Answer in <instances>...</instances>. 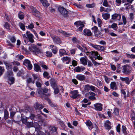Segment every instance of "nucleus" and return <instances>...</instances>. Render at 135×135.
Returning <instances> with one entry per match:
<instances>
[{"mask_svg":"<svg viewBox=\"0 0 135 135\" xmlns=\"http://www.w3.org/2000/svg\"><path fill=\"white\" fill-rule=\"evenodd\" d=\"M120 124H118L116 127V131L119 133H120Z\"/></svg>","mask_w":135,"mask_h":135,"instance_id":"nucleus-55","label":"nucleus"},{"mask_svg":"<svg viewBox=\"0 0 135 135\" xmlns=\"http://www.w3.org/2000/svg\"><path fill=\"white\" fill-rule=\"evenodd\" d=\"M91 30L93 31L94 33L99 30L98 27L95 26H94V27L92 28Z\"/></svg>","mask_w":135,"mask_h":135,"instance_id":"nucleus-64","label":"nucleus"},{"mask_svg":"<svg viewBox=\"0 0 135 135\" xmlns=\"http://www.w3.org/2000/svg\"><path fill=\"white\" fill-rule=\"evenodd\" d=\"M13 75V74L12 71H8L7 73V76L8 78H9L10 76Z\"/></svg>","mask_w":135,"mask_h":135,"instance_id":"nucleus-45","label":"nucleus"},{"mask_svg":"<svg viewBox=\"0 0 135 135\" xmlns=\"http://www.w3.org/2000/svg\"><path fill=\"white\" fill-rule=\"evenodd\" d=\"M29 118H27L25 117L21 118V121L22 123L25 124L28 121Z\"/></svg>","mask_w":135,"mask_h":135,"instance_id":"nucleus-38","label":"nucleus"},{"mask_svg":"<svg viewBox=\"0 0 135 135\" xmlns=\"http://www.w3.org/2000/svg\"><path fill=\"white\" fill-rule=\"evenodd\" d=\"M23 64L24 66H26L28 70H31L32 68V66L30 61L28 59H25L23 61Z\"/></svg>","mask_w":135,"mask_h":135,"instance_id":"nucleus-6","label":"nucleus"},{"mask_svg":"<svg viewBox=\"0 0 135 135\" xmlns=\"http://www.w3.org/2000/svg\"><path fill=\"white\" fill-rule=\"evenodd\" d=\"M26 34L27 36L25 34L22 35V37L25 43L27 44L29 41L32 43L34 42V37L33 35L30 32L27 31H26Z\"/></svg>","mask_w":135,"mask_h":135,"instance_id":"nucleus-1","label":"nucleus"},{"mask_svg":"<svg viewBox=\"0 0 135 135\" xmlns=\"http://www.w3.org/2000/svg\"><path fill=\"white\" fill-rule=\"evenodd\" d=\"M122 72L126 75H129L131 72V66L128 65H126L122 66Z\"/></svg>","mask_w":135,"mask_h":135,"instance_id":"nucleus-5","label":"nucleus"},{"mask_svg":"<svg viewBox=\"0 0 135 135\" xmlns=\"http://www.w3.org/2000/svg\"><path fill=\"white\" fill-rule=\"evenodd\" d=\"M83 33L84 35L87 36H91L92 34L90 30L87 29H85L83 30Z\"/></svg>","mask_w":135,"mask_h":135,"instance_id":"nucleus-16","label":"nucleus"},{"mask_svg":"<svg viewBox=\"0 0 135 135\" xmlns=\"http://www.w3.org/2000/svg\"><path fill=\"white\" fill-rule=\"evenodd\" d=\"M43 75L45 78L47 79H49L50 78L49 73L46 71H45L44 72Z\"/></svg>","mask_w":135,"mask_h":135,"instance_id":"nucleus-31","label":"nucleus"},{"mask_svg":"<svg viewBox=\"0 0 135 135\" xmlns=\"http://www.w3.org/2000/svg\"><path fill=\"white\" fill-rule=\"evenodd\" d=\"M111 19L114 20H120L121 18V15L119 14H118L115 13L112 16Z\"/></svg>","mask_w":135,"mask_h":135,"instance_id":"nucleus-10","label":"nucleus"},{"mask_svg":"<svg viewBox=\"0 0 135 135\" xmlns=\"http://www.w3.org/2000/svg\"><path fill=\"white\" fill-rule=\"evenodd\" d=\"M40 82L38 81H37L36 82V84L37 87L40 88L41 86V84L40 83Z\"/></svg>","mask_w":135,"mask_h":135,"instance_id":"nucleus-57","label":"nucleus"},{"mask_svg":"<svg viewBox=\"0 0 135 135\" xmlns=\"http://www.w3.org/2000/svg\"><path fill=\"white\" fill-rule=\"evenodd\" d=\"M50 89H48L46 87L39 88L37 89L36 93L40 97L42 98L44 95H46L45 94L47 93L48 91Z\"/></svg>","mask_w":135,"mask_h":135,"instance_id":"nucleus-3","label":"nucleus"},{"mask_svg":"<svg viewBox=\"0 0 135 135\" xmlns=\"http://www.w3.org/2000/svg\"><path fill=\"white\" fill-rule=\"evenodd\" d=\"M113 114L116 115H119V110L118 109L116 108H115L114 109Z\"/></svg>","mask_w":135,"mask_h":135,"instance_id":"nucleus-44","label":"nucleus"},{"mask_svg":"<svg viewBox=\"0 0 135 135\" xmlns=\"http://www.w3.org/2000/svg\"><path fill=\"white\" fill-rule=\"evenodd\" d=\"M122 130L123 133L125 135H126L127 134V128L126 127L123 125L122 127Z\"/></svg>","mask_w":135,"mask_h":135,"instance_id":"nucleus-42","label":"nucleus"},{"mask_svg":"<svg viewBox=\"0 0 135 135\" xmlns=\"http://www.w3.org/2000/svg\"><path fill=\"white\" fill-rule=\"evenodd\" d=\"M18 18L21 20L23 19L24 18V13L21 11H20L18 12Z\"/></svg>","mask_w":135,"mask_h":135,"instance_id":"nucleus-28","label":"nucleus"},{"mask_svg":"<svg viewBox=\"0 0 135 135\" xmlns=\"http://www.w3.org/2000/svg\"><path fill=\"white\" fill-rule=\"evenodd\" d=\"M82 23H83L81 22L80 21H77L75 22L74 24L77 27L80 26Z\"/></svg>","mask_w":135,"mask_h":135,"instance_id":"nucleus-53","label":"nucleus"},{"mask_svg":"<svg viewBox=\"0 0 135 135\" xmlns=\"http://www.w3.org/2000/svg\"><path fill=\"white\" fill-rule=\"evenodd\" d=\"M34 107L36 109L40 110L44 108V106L42 104L36 102L34 104Z\"/></svg>","mask_w":135,"mask_h":135,"instance_id":"nucleus-13","label":"nucleus"},{"mask_svg":"<svg viewBox=\"0 0 135 135\" xmlns=\"http://www.w3.org/2000/svg\"><path fill=\"white\" fill-rule=\"evenodd\" d=\"M71 95L70 97L73 99H74L79 97L80 94L78 90H74L70 92Z\"/></svg>","mask_w":135,"mask_h":135,"instance_id":"nucleus-7","label":"nucleus"},{"mask_svg":"<svg viewBox=\"0 0 135 135\" xmlns=\"http://www.w3.org/2000/svg\"><path fill=\"white\" fill-rule=\"evenodd\" d=\"M103 76L104 77L105 80L106 82L107 83H108L110 81V79L108 78L107 76H106L104 75Z\"/></svg>","mask_w":135,"mask_h":135,"instance_id":"nucleus-59","label":"nucleus"},{"mask_svg":"<svg viewBox=\"0 0 135 135\" xmlns=\"http://www.w3.org/2000/svg\"><path fill=\"white\" fill-rule=\"evenodd\" d=\"M103 5L105 7L110 8H111V6L110 5L108 4V2L107 0H104Z\"/></svg>","mask_w":135,"mask_h":135,"instance_id":"nucleus-33","label":"nucleus"},{"mask_svg":"<svg viewBox=\"0 0 135 135\" xmlns=\"http://www.w3.org/2000/svg\"><path fill=\"white\" fill-rule=\"evenodd\" d=\"M34 25L32 23H31L28 26H26V28L30 30L31 29H32L34 27Z\"/></svg>","mask_w":135,"mask_h":135,"instance_id":"nucleus-47","label":"nucleus"},{"mask_svg":"<svg viewBox=\"0 0 135 135\" xmlns=\"http://www.w3.org/2000/svg\"><path fill=\"white\" fill-rule=\"evenodd\" d=\"M3 26L6 29H7L9 31L10 30V25L9 23L8 22H6Z\"/></svg>","mask_w":135,"mask_h":135,"instance_id":"nucleus-40","label":"nucleus"},{"mask_svg":"<svg viewBox=\"0 0 135 135\" xmlns=\"http://www.w3.org/2000/svg\"><path fill=\"white\" fill-rule=\"evenodd\" d=\"M9 79L8 80L9 81H10L11 83H9V84L11 85L12 84H13L14 83V81L15 80V79L13 77H9L8 78Z\"/></svg>","mask_w":135,"mask_h":135,"instance_id":"nucleus-51","label":"nucleus"},{"mask_svg":"<svg viewBox=\"0 0 135 135\" xmlns=\"http://www.w3.org/2000/svg\"><path fill=\"white\" fill-rule=\"evenodd\" d=\"M90 90L95 92H96V90H99L96 87L92 85H90Z\"/></svg>","mask_w":135,"mask_h":135,"instance_id":"nucleus-46","label":"nucleus"},{"mask_svg":"<svg viewBox=\"0 0 135 135\" xmlns=\"http://www.w3.org/2000/svg\"><path fill=\"white\" fill-rule=\"evenodd\" d=\"M76 78L79 80L82 81L84 80L85 79V76L83 75L78 74L77 75Z\"/></svg>","mask_w":135,"mask_h":135,"instance_id":"nucleus-21","label":"nucleus"},{"mask_svg":"<svg viewBox=\"0 0 135 135\" xmlns=\"http://www.w3.org/2000/svg\"><path fill=\"white\" fill-rule=\"evenodd\" d=\"M84 25L83 23H82V24L79 26V27L78 29V31L82 32L83 29V28L84 27Z\"/></svg>","mask_w":135,"mask_h":135,"instance_id":"nucleus-58","label":"nucleus"},{"mask_svg":"<svg viewBox=\"0 0 135 135\" xmlns=\"http://www.w3.org/2000/svg\"><path fill=\"white\" fill-rule=\"evenodd\" d=\"M58 9L59 12L62 15L65 17L67 16L68 12L66 9L61 7H59Z\"/></svg>","mask_w":135,"mask_h":135,"instance_id":"nucleus-8","label":"nucleus"},{"mask_svg":"<svg viewBox=\"0 0 135 135\" xmlns=\"http://www.w3.org/2000/svg\"><path fill=\"white\" fill-rule=\"evenodd\" d=\"M40 0L44 6L48 7L49 6V4L48 3V1L46 0Z\"/></svg>","mask_w":135,"mask_h":135,"instance_id":"nucleus-30","label":"nucleus"},{"mask_svg":"<svg viewBox=\"0 0 135 135\" xmlns=\"http://www.w3.org/2000/svg\"><path fill=\"white\" fill-rule=\"evenodd\" d=\"M111 123L109 120L106 121L104 124V126L105 128L109 130L111 128Z\"/></svg>","mask_w":135,"mask_h":135,"instance_id":"nucleus-19","label":"nucleus"},{"mask_svg":"<svg viewBox=\"0 0 135 135\" xmlns=\"http://www.w3.org/2000/svg\"><path fill=\"white\" fill-rule=\"evenodd\" d=\"M28 128H30L33 127V122H28V121L25 124Z\"/></svg>","mask_w":135,"mask_h":135,"instance_id":"nucleus-35","label":"nucleus"},{"mask_svg":"<svg viewBox=\"0 0 135 135\" xmlns=\"http://www.w3.org/2000/svg\"><path fill=\"white\" fill-rule=\"evenodd\" d=\"M111 27L114 30H116L117 28V24L113 23L111 26Z\"/></svg>","mask_w":135,"mask_h":135,"instance_id":"nucleus-48","label":"nucleus"},{"mask_svg":"<svg viewBox=\"0 0 135 135\" xmlns=\"http://www.w3.org/2000/svg\"><path fill=\"white\" fill-rule=\"evenodd\" d=\"M75 71L77 72H79L81 71V68L79 66L76 67L75 69Z\"/></svg>","mask_w":135,"mask_h":135,"instance_id":"nucleus-61","label":"nucleus"},{"mask_svg":"<svg viewBox=\"0 0 135 135\" xmlns=\"http://www.w3.org/2000/svg\"><path fill=\"white\" fill-rule=\"evenodd\" d=\"M110 88L112 90L117 89V87L116 83L115 81L112 82L110 84Z\"/></svg>","mask_w":135,"mask_h":135,"instance_id":"nucleus-27","label":"nucleus"},{"mask_svg":"<svg viewBox=\"0 0 135 135\" xmlns=\"http://www.w3.org/2000/svg\"><path fill=\"white\" fill-rule=\"evenodd\" d=\"M127 55V56L128 57L130 58H132L133 59L135 58V55L133 54H126Z\"/></svg>","mask_w":135,"mask_h":135,"instance_id":"nucleus-62","label":"nucleus"},{"mask_svg":"<svg viewBox=\"0 0 135 135\" xmlns=\"http://www.w3.org/2000/svg\"><path fill=\"white\" fill-rule=\"evenodd\" d=\"M95 109L97 110L101 111L102 110V105L101 103H97L94 104Z\"/></svg>","mask_w":135,"mask_h":135,"instance_id":"nucleus-12","label":"nucleus"},{"mask_svg":"<svg viewBox=\"0 0 135 135\" xmlns=\"http://www.w3.org/2000/svg\"><path fill=\"white\" fill-rule=\"evenodd\" d=\"M50 84L53 89L57 87V84L56 81L54 79H52L50 80Z\"/></svg>","mask_w":135,"mask_h":135,"instance_id":"nucleus-18","label":"nucleus"},{"mask_svg":"<svg viewBox=\"0 0 135 135\" xmlns=\"http://www.w3.org/2000/svg\"><path fill=\"white\" fill-rule=\"evenodd\" d=\"M32 12L33 15L38 18L40 17L41 15L40 12L35 8H33Z\"/></svg>","mask_w":135,"mask_h":135,"instance_id":"nucleus-14","label":"nucleus"},{"mask_svg":"<svg viewBox=\"0 0 135 135\" xmlns=\"http://www.w3.org/2000/svg\"><path fill=\"white\" fill-rule=\"evenodd\" d=\"M59 54L60 57L62 56L65 55H67L66 51L63 49H61L59 50Z\"/></svg>","mask_w":135,"mask_h":135,"instance_id":"nucleus-23","label":"nucleus"},{"mask_svg":"<svg viewBox=\"0 0 135 135\" xmlns=\"http://www.w3.org/2000/svg\"><path fill=\"white\" fill-rule=\"evenodd\" d=\"M36 46L33 44L31 45L29 47V49L30 51L34 52L35 50L37 48Z\"/></svg>","mask_w":135,"mask_h":135,"instance_id":"nucleus-25","label":"nucleus"},{"mask_svg":"<svg viewBox=\"0 0 135 135\" xmlns=\"http://www.w3.org/2000/svg\"><path fill=\"white\" fill-rule=\"evenodd\" d=\"M50 47L52 48V51L54 54H56L57 53V49L56 46L53 45H51L50 46Z\"/></svg>","mask_w":135,"mask_h":135,"instance_id":"nucleus-22","label":"nucleus"},{"mask_svg":"<svg viewBox=\"0 0 135 135\" xmlns=\"http://www.w3.org/2000/svg\"><path fill=\"white\" fill-rule=\"evenodd\" d=\"M9 40L12 43H14L16 42V39L15 37L14 36L10 37Z\"/></svg>","mask_w":135,"mask_h":135,"instance_id":"nucleus-63","label":"nucleus"},{"mask_svg":"<svg viewBox=\"0 0 135 135\" xmlns=\"http://www.w3.org/2000/svg\"><path fill=\"white\" fill-rule=\"evenodd\" d=\"M86 55L89 56V57L91 60L92 59L95 60L98 59L99 60H102L103 58L100 56L98 52L95 51H90L86 52Z\"/></svg>","mask_w":135,"mask_h":135,"instance_id":"nucleus-2","label":"nucleus"},{"mask_svg":"<svg viewBox=\"0 0 135 135\" xmlns=\"http://www.w3.org/2000/svg\"><path fill=\"white\" fill-rule=\"evenodd\" d=\"M72 41L74 44H75L78 42V40L77 38L75 37L71 38Z\"/></svg>","mask_w":135,"mask_h":135,"instance_id":"nucleus-52","label":"nucleus"},{"mask_svg":"<svg viewBox=\"0 0 135 135\" xmlns=\"http://www.w3.org/2000/svg\"><path fill=\"white\" fill-rule=\"evenodd\" d=\"M60 32L62 33L64 36L67 37H69L71 36L72 34L70 33H69L65 31L61 30L59 31Z\"/></svg>","mask_w":135,"mask_h":135,"instance_id":"nucleus-34","label":"nucleus"},{"mask_svg":"<svg viewBox=\"0 0 135 135\" xmlns=\"http://www.w3.org/2000/svg\"><path fill=\"white\" fill-rule=\"evenodd\" d=\"M61 59H62V61H66L69 60V61L70 60H71V58L70 57H69L68 56L64 57Z\"/></svg>","mask_w":135,"mask_h":135,"instance_id":"nucleus-50","label":"nucleus"},{"mask_svg":"<svg viewBox=\"0 0 135 135\" xmlns=\"http://www.w3.org/2000/svg\"><path fill=\"white\" fill-rule=\"evenodd\" d=\"M47 100L48 103L49 104L50 106L52 108H54L55 109H56L57 107V105L56 104L52 102L51 100L49 98H47L46 99Z\"/></svg>","mask_w":135,"mask_h":135,"instance_id":"nucleus-15","label":"nucleus"},{"mask_svg":"<svg viewBox=\"0 0 135 135\" xmlns=\"http://www.w3.org/2000/svg\"><path fill=\"white\" fill-rule=\"evenodd\" d=\"M95 37L97 38L102 37L103 35L102 33L99 30L94 33Z\"/></svg>","mask_w":135,"mask_h":135,"instance_id":"nucleus-24","label":"nucleus"},{"mask_svg":"<svg viewBox=\"0 0 135 135\" xmlns=\"http://www.w3.org/2000/svg\"><path fill=\"white\" fill-rule=\"evenodd\" d=\"M40 66L42 68L43 70H46L49 69L48 67L44 64H41Z\"/></svg>","mask_w":135,"mask_h":135,"instance_id":"nucleus-43","label":"nucleus"},{"mask_svg":"<svg viewBox=\"0 0 135 135\" xmlns=\"http://www.w3.org/2000/svg\"><path fill=\"white\" fill-rule=\"evenodd\" d=\"M4 71V69L2 67L0 66V77Z\"/></svg>","mask_w":135,"mask_h":135,"instance_id":"nucleus-56","label":"nucleus"},{"mask_svg":"<svg viewBox=\"0 0 135 135\" xmlns=\"http://www.w3.org/2000/svg\"><path fill=\"white\" fill-rule=\"evenodd\" d=\"M81 63L84 66L87 65V61L86 59L84 57H82L80 59Z\"/></svg>","mask_w":135,"mask_h":135,"instance_id":"nucleus-26","label":"nucleus"},{"mask_svg":"<svg viewBox=\"0 0 135 135\" xmlns=\"http://www.w3.org/2000/svg\"><path fill=\"white\" fill-rule=\"evenodd\" d=\"M40 66V65H39L38 64H34V70L37 72H41V69Z\"/></svg>","mask_w":135,"mask_h":135,"instance_id":"nucleus-20","label":"nucleus"},{"mask_svg":"<svg viewBox=\"0 0 135 135\" xmlns=\"http://www.w3.org/2000/svg\"><path fill=\"white\" fill-rule=\"evenodd\" d=\"M89 95L90 96L88 97L89 99L93 100H97L96 97H95V96L96 95L95 93L93 92L90 91L85 94V96L86 97H87L89 96Z\"/></svg>","mask_w":135,"mask_h":135,"instance_id":"nucleus-9","label":"nucleus"},{"mask_svg":"<svg viewBox=\"0 0 135 135\" xmlns=\"http://www.w3.org/2000/svg\"><path fill=\"white\" fill-rule=\"evenodd\" d=\"M110 14L108 13H103L102 15L103 18L105 20H107L110 17Z\"/></svg>","mask_w":135,"mask_h":135,"instance_id":"nucleus-29","label":"nucleus"},{"mask_svg":"<svg viewBox=\"0 0 135 135\" xmlns=\"http://www.w3.org/2000/svg\"><path fill=\"white\" fill-rule=\"evenodd\" d=\"M91 61L95 66H97L100 64V63L97 62L94 59H92Z\"/></svg>","mask_w":135,"mask_h":135,"instance_id":"nucleus-49","label":"nucleus"},{"mask_svg":"<svg viewBox=\"0 0 135 135\" xmlns=\"http://www.w3.org/2000/svg\"><path fill=\"white\" fill-rule=\"evenodd\" d=\"M32 75L34 80L37 79L39 81H41V80L38 77L37 75L33 74H32Z\"/></svg>","mask_w":135,"mask_h":135,"instance_id":"nucleus-39","label":"nucleus"},{"mask_svg":"<svg viewBox=\"0 0 135 135\" xmlns=\"http://www.w3.org/2000/svg\"><path fill=\"white\" fill-rule=\"evenodd\" d=\"M4 119L6 120L7 119H8L9 117V113L8 112L6 109H4Z\"/></svg>","mask_w":135,"mask_h":135,"instance_id":"nucleus-36","label":"nucleus"},{"mask_svg":"<svg viewBox=\"0 0 135 135\" xmlns=\"http://www.w3.org/2000/svg\"><path fill=\"white\" fill-rule=\"evenodd\" d=\"M120 78L121 80L125 81V83L128 85L129 84L130 82L131 81V80L128 77L123 78L120 77Z\"/></svg>","mask_w":135,"mask_h":135,"instance_id":"nucleus-17","label":"nucleus"},{"mask_svg":"<svg viewBox=\"0 0 135 135\" xmlns=\"http://www.w3.org/2000/svg\"><path fill=\"white\" fill-rule=\"evenodd\" d=\"M85 123L89 130H90L93 129L94 131L96 132L97 131L98 129L97 126L95 124L93 125L90 120H87Z\"/></svg>","mask_w":135,"mask_h":135,"instance_id":"nucleus-4","label":"nucleus"},{"mask_svg":"<svg viewBox=\"0 0 135 135\" xmlns=\"http://www.w3.org/2000/svg\"><path fill=\"white\" fill-rule=\"evenodd\" d=\"M4 64L6 65V67L7 69L8 70L12 69V66L11 64L5 62H4Z\"/></svg>","mask_w":135,"mask_h":135,"instance_id":"nucleus-32","label":"nucleus"},{"mask_svg":"<svg viewBox=\"0 0 135 135\" xmlns=\"http://www.w3.org/2000/svg\"><path fill=\"white\" fill-rule=\"evenodd\" d=\"M122 20L123 22L124 25H125L127 23V21L126 20V18L125 17L124 15H123L122 16Z\"/></svg>","mask_w":135,"mask_h":135,"instance_id":"nucleus-60","label":"nucleus"},{"mask_svg":"<svg viewBox=\"0 0 135 135\" xmlns=\"http://www.w3.org/2000/svg\"><path fill=\"white\" fill-rule=\"evenodd\" d=\"M18 26L23 31H24L25 30V25L23 23L20 22L19 23Z\"/></svg>","mask_w":135,"mask_h":135,"instance_id":"nucleus-37","label":"nucleus"},{"mask_svg":"<svg viewBox=\"0 0 135 135\" xmlns=\"http://www.w3.org/2000/svg\"><path fill=\"white\" fill-rule=\"evenodd\" d=\"M53 42L55 44H59L61 42L60 38L58 36H53L52 37Z\"/></svg>","mask_w":135,"mask_h":135,"instance_id":"nucleus-11","label":"nucleus"},{"mask_svg":"<svg viewBox=\"0 0 135 135\" xmlns=\"http://www.w3.org/2000/svg\"><path fill=\"white\" fill-rule=\"evenodd\" d=\"M90 85L87 84L85 85L84 87V91L85 92H88L90 90Z\"/></svg>","mask_w":135,"mask_h":135,"instance_id":"nucleus-41","label":"nucleus"},{"mask_svg":"<svg viewBox=\"0 0 135 135\" xmlns=\"http://www.w3.org/2000/svg\"><path fill=\"white\" fill-rule=\"evenodd\" d=\"M13 122H16V121H15L13 119L11 120L8 119L6 120V122L8 124L12 125Z\"/></svg>","mask_w":135,"mask_h":135,"instance_id":"nucleus-54","label":"nucleus"}]
</instances>
